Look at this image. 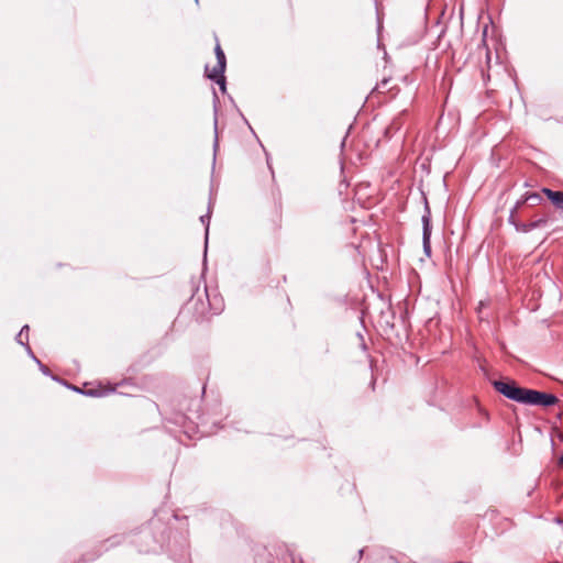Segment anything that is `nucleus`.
Listing matches in <instances>:
<instances>
[{
    "label": "nucleus",
    "instance_id": "1a4fd4ad",
    "mask_svg": "<svg viewBox=\"0 0 563 563\" xmlns=\"http://www.w3.org/2000/svg\"><path fill=\"white\" fill-rule=\"evenodd\" d=\"M518 211L516 210H511L510 211V214H509V222L516 228V224H520L517 220H516V214H517Z\"/></svg>",
    "mask_w": 563,
    "mask_h": 563
},
{
    "label": "nucleus",
    "instance_id": "f03ea898",
    "mask_svg": "<svg viewBox=\"0 0 563 563\" xmlns=\"http://www.w3.org/2000/svg\"><path fill=\"white\" fill-rule=\"evenodd\" d=\"M214 53L217 57V64L210 69L208 66H206V74L207 77L211 80H214L221 88L222 91L225 90V78H224V70H225V55L222 51L219 43H217L214 47Z\"/></svg>",
    "mask_w": 563,
    "mask_h": 563
},
{
    "label": "nucleus",
    "instance_id": "f8f14e48",
    "mask_svg": "<svg viewBox=\"0 0 563 563\" xmlns=\"http://www.w3.org/2000/svg\"><path fill=\"white\" fill-rule=\"evenodd\" d=\"M559 464H560V465H563V454H562V455L560 456V459H559Z\"/></svg>",
    "mask_w": 563,
    "mask_h": 563
},
{
    "label": "nucleus",
    "instance_id": "ddd939ff",
    "mask_svg": "<svg viewBox=\"0 0 563 563\" xmlns=\"http://www.w3.org/2000/svg\"><path fill=\"white\" fill-rule=\"evenodd\" d=\"M200 220H201V222H202V223H205L206 217H205V216H201V217H200Z\"/></svg>",
    "mask_w": 563,
    "mask_h": 563
},
{
    "label": "nucleus",
    "instance_id": "20e7f679",
    "mask_svg": "<svg viewBox=\"0 0 563 563\" xmlns=\"http://www.w3.org/2000/svg\"><path fill=\"white\" fill-rule=\"evenodd\" d=\"M548 223V218L543 217L529 223L516 224V231L518 232H530L534 229L542 228Z\"/></svg>",
    "mask_w": 563,
    "mask_h": 563
},
{
    "label": "nucleus",
    "instance_id": "6e6552de",
    "mask_svg": "<svg viewBox=\"0 0 563 563\" xmlns=\"http://www.w3.org/2000/svg\"><path fill=\"white\" fill-rule=\"evenodd\" d=\"M278 563H302L300 559H296L292 553H287Z\"/></svg>",
    "mask_w": 563,
    "mask_h": 563
},
{
    "label": "nucleus",
    "instance_id": "f257e3e1",
    "mask_svg": "<svg viewBox=\"0 0 563 563\" xmlns=\"http://www.w3.org/2000/svg\"><path fill=\"white\" fill-rule=\"evenodd\" d=\"M493 386L504 397L522 405L551 407L559 402L555 395L520 387L515 380H494Z\"/></svg>",
    "mask_w": 563,
    "mask_h": 563
},
{
    "label": "nucleus",
    "instance_id": "423d86ee",
    "mask_svg": "<svg viewBox=\"0 0 563 563\" xmlns=\"http://www.w3.org/2000/svg\"><path fill=\"white\" fill-rule=\"evenodd\" d=\"M523 201H528L531 206H537L542 201V197L537 192L526 194Z\"/></svg>",
    "mask_w": 563,
    "mask_h": 563
},
{
    "label": "nucleus",
    "instance_id": "9b49d317",
    "mask_svg": "<svg viewBox=\"0 0 563 563\" xmlns=\"http://www.w3.org/2000/svg\"><path fill=\"white\" fill-rule=\"evenodd\" d=\"M87 394L90 396H101L102 395V393H100L98 390H89Z\"/></svg>",
    "mask_w": 563,
    "mask_h": 563
},
{
    "label": "nucleus",
    "instance_id": "39448f33",
    "mask_svg": "<svg viewBox=\"0 0 563 563\" xmlns=\"http://www.w3.org/2000/svg\"><path fill=\"white\" fill-rule=\"evenodd\" d=\"M542 192L551 200V202L556 208L563 210V191H554L549 188H543Z\"/></svg>",
    "mask_w": 563,
    "mask_h": 563
},
{
    "label": "nucleus",
    "instance_id": "0eeeda50",
    "mask_svg": "<svg viewBox=\"0 0 563 563\" xmlns=\"http://www.w3.org/2000/svg\"><path fill=\"white\" fill-rule=\"evenodd\" d=\"M27 340H29V325H24L21 329V331L19 332V334L16 335V341L20 344L25 345Z\"/></svg>",
    "mask_w": 563,
    "mask_h": 563
},
{
    "label": "nucleus",
    "instance_id": "9d476101",
    "mask_svg": "<svg viewBox=\"0 0 563 563\" xmlns=\"http://www.w3.org/2000/svg\"><path fill=\"white\" fill-rule=\"evenodd\" d=\"M523 203H528V201H523V197H522L520 200H518V201L516 202V205H515V207H514L512 209H514V210H516V211H518V210L521 208V206H522Z\"/></svg>",
    "mask_w": 563,
    "mask_h": 563
},
{
    "label": "nucleus",
    "instance_id": "4468645a",
    "mask_svg": "<svg viewBox=\"0 0 563 563\" xmlns=\"http://www.w3.org/2000/svg\"><path fill=\"white\" fill-rule=\"evenodd\" d=\"M207 227H209V222L207 223ZM209 231V228H206V232L208 233Z\"/></svg>",
    "mask_w": 563,
    "mask_h": 563
},
{
    "label": "nucleus",
    "instance_id": "7ed1b4c3",
    "mask_svg": "<svg viewBox=\"0 0 563 563\" xmlns=\"http://www.w3.org/2000/svg\"><path fill=\"white\" fill-rule=\"evenodd\" d=\"M422 224H423V232H422V242H423V251L428 257L431 256V212L426 205L424 213L422 216Z\"/></svg>",
    "mask_w": 563,
    "mask_h": 563
}]
</instances>
